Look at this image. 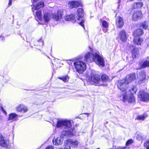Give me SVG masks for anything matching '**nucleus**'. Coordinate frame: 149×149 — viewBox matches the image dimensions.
Listing matches in <instances>:
<instances>
[{
	"instance_id": "46",
	"label": "nucleus",
	"mask_w": 149,
	"mask_h": 149,
	"mask_svg": "<svg viewBox=\"0 0 149 149\" xmlns=\"http://www.w3.org/2000/svg\"><path fill=\"white\" fill-rule=\"evenodd\" d=\"M58 149H63V148H59Z\"/></svg>"
},
{
	"instance_id": "11",
	"label": "nucleus",
	"mask_w": 149,
	"mask_h": 149,
	"mask_svg": "<svg viewBox=\"0 0 149 149\" xmlns=\"http://www.w3.org/2000/svg\"><path fill=\"white\" fill-rule=\"evenodd\" d=\"M63 15V11L59 10L58 11L57 13H54L53 15V18L56 21H59L61 19Z\"/></svg>"
},
{
	"instance_id": "14",
	"label": "nucleus",
	"mask_w": 149,
	"mask_h": 149,
	"mask_svg": "<svg viewBox=\"0 0 149 149\" xmlns=\"http://www.w3.org/2000/svg\"><path fill=\"white\" fill-rule=\"evenodd\" d=\"M0 146L2 147L7 148L8 142L0 134Z\"/></svg>"
},
{
	"instance_id": "17",
	"label": "nucleus",
	"mask_w": 149,
	"mask_h": 149,
	"mask_svg": "<svg viewBox=\"0 0 149 149\" xmlns=\"http://www.w3.org/2000/svg\"><path fill=\"white\" fill-rule=\"evenodd\" d=\"M80 5V3L77 1H72L68 3V6L70 8H77Z\"/></svg>"
},
{
	"instance_id": "26",
	"label": "nucleus",
	"mask_w": 149,
	"mask_h": 149,
	"mask_svg": "<svg viewBox=\"0 0 149 149\" xmlns=\"http://www.w3.org/2000/svg\"><path fill=\"white\" fill-rule=\"evenodd\" d=\"M139 65L142 68L149 67V61H145L143 63H139Z\"/></svg>"
},
{
	"instance_id": "21",
	"label": "nucleus",
	"mask_w": 149,
	"mask_h": 149,
	"mask_svg": "<svg viewBox=\"0 0 149 149\" xmlns=\"http://www.w3.org/2000/svg\"><path fill=\"white\" fill-rule=\"evenodd\" d=\"M138 78L139 79L140 82L143 81L146 78V74L144 71H141L138 74Z\"/></svg>"
},
{
	"instance_id": "24",
	"label": "nucleus",
	"mask_w": 149,
	"mask_h": 149,
	"mask_svg": "<svg viewBox=\"0 0 149 149\" xmlns=\"http://www.w3.org/2000/svg\"><path fill=\"white\" fill-rule=\"evenodd\" d=\"M35 19L38 21V20L41 21L42 20V12L41 10L36 11L35 15Z\"/></svg>"
},
{
	"instance_id": "12",
	"label": "nucleus",
	"mask_w": 149,
	"mask_h": 149,
	"mask_svg": "<svg viewBox=\"0 0 149 149\" xmlns=\"http://www.w3.org/2000/svg\"><path fill=\"white\" fill-rule=\"evenodd\" d=\"M17 111L25 113L28 111V109L26 106L23 104H20L16 107Z\"/></svg>"
},
{
	"instance_id": "20",
	"label": "nucleus",
	"mask_w": 149,
	"mask_h": 149,
	"mask_svg": "<svg viewBox=\"0 0 149 149\" xmlns=\"http://www.w3.org/2000/svg\"><path fill=\"white\" fill-rule=\"evenodd\" d=\"M119 37L121 40L123 42H125L127 39L126 33L124 30L121 31L119 33Z\"/></svg>"
},
{
	"instance_id": "30",
	"label": "nucleus",
	"mask_w": 149,
	"mask_h": 149,
	"mask_svg": "<svg viewBox=\"0 0 149 149\" xmlns=\"http://www.w3.org/2000/svg\"><path fill=\"white\" fill-rule=\"evenodd\" d=\"M140 27L144 29H146L148 27L147 25V22L145 21L143 22H142L140 24Z\"/></svg>"
},
{
	"instance_id": "37",
	"label": "nucleus",
	"mask_w": 149,
	"mask_h": 149,
	"mask_svg": "<svg viewBox=\"0 0 149 149\" xmlns=\"http://www.w3.org/2000/svg\"><path fill=\"white\" fill-rule=\"evenodd\" d=\"M144 146L146 148V149H149V139L147 140L144 143Z\"/></svg>"
},
{
	"instance_id": "3",
	"label": "nucleus",
	"mask_w": 149,
	"mask_h": 149,
	"mask_svg": "<svg viewBox=\"0 0 149 149\" xmlns=\"http://www.w3.org/2000/svg\"><path fill=\"white\" fill-rule=\"evenodd\" d=\"M136 78V74L135 73H132L127 75L125 80L124 79L119 81L118 85V88L121 91H126V84L131 83L135 80Z\"/></svg>"
},
{
	"instance_id": "4",
	"label": "nucleus",
	"mask_w": 149,
	"mask_h": 149,
	"mask_svg": "<svg viewBox=\"0 0 149 149\" xmlns=\"http://www.w3.org/2000/svg\"><path fill=\"white\" fill-rule=\"evenodd\" d=\"M73 62V64L77 72L80 73H82L86 69V64L81 61H78L76 62H73V61L69 60L68 63L69 65H72Z\"/></svg>"
},
{
	"instance_id": "9",
	"label": "nucleus",
	"mask_w": 149,
	"mask_h": 149,
	"mask_svg": "<svg viewBox=\"0 0 149 149\" xmlns=\"http://www.w3.org/2000/svg\"><path fill=\"white\" fill-rule=\"evenodd\" d=\"M138 96L142 101L145 102L149 101V94L143 90L140 91L138 94Z\"/></svg>"
},
{
	"instance_id": "5",
	"label": "nucleus",
	"mask_w": 149,
	"mask_h": 149,
	"mask_svg": "<svg viewBox=\"0 0 149 149\" xmlns=\"http://www.w3.org/2000/svg\"><path fill=\"white\" fill-rule=\"evenodd\" d=\"M90 75L91 77L87 79L88 81L93 83L96 85H102V84L101 83L102 81L100 80V76L96 74L94 71H91Z\"/></svg>"
},
{
	"instance_id": "41",
	"label": "nucleus",
	"mask_w": 149,
	"mask_h": 149,
	"mask_svg": "<svg viewBox=\"0 0 149 149\" xmlns=\"http://www.w3.org/2000/svg\"><path fill=\"white\" fill-rule=\"evenodd\" d=\"M13 1V0H9L8 3V7L11 5Z\"/></svg>"
},
{
	"instance_id": "1",
	"label": "nucleus",
	"mask_w": 149,
	"mask_h": 149,
	"mask_svg": "<svg viewBox=\"0 0 149 149\" xmlns=\"http://www.w3.org/2000/svg\"><path fill=\"white\" fill-rule=\"evenodd\" d=\"M131 95L128 97L127 93L125 91H122L120 95L119 96L120 100L123 102L127 101L129 103H131L134 102L135 101V98L133 94L136 93L137 91V89L136 86H133L129 90Z\"/></svg>"
},
{
	"instance_id": "38",
	"label": "nucleus",
	"mask_w": 149,
	"mask_h": 149,
	"mask_svg": "<svg viewBox=\"0 0 149 149\" xmlns=\"http://www.w3.org/2000/svg\"><path fill=\"white\" fill-rule=\"evenodd\" d=\"M145 118L146 117L145 115H142L139 116L137 118V119L138 120H144Z\"/></svg>"
},
{
	"instance_id": "2",
	"label": "nucleus",
	"mask_w": 149,
	"mask_h": 149,
	"mask_svg": "<svg viewBox=\"0 0 149 149\" xmlns=\"http://www.w3.org/2000/svg\"><path fill=\"white\" fill-rule=\"evenodd\" d=\"M75 134V131L72 129H70L69 131L66 130L63 131L61 132L59 136L53 139L52 141L53 144L57 146L61 145L63 143L64 138L67 136H73Z\"/></svg>"
},
{
	"instance_id": "16",
	"label": "nucleus",
	"mask_w": 149,
	"mask_h": 149,
	"mask_svg": "<svg viewBox=\"0 0 149 149\" xmlns=\"http://www.w3.org/2000/svg\"><path fill=\"white\" fill-rule=\"evenodd\" d=\"M116 23L117 27H122L124 24L123 19L120 17H117L116 18Z\"/></svg>"
},
{
	"instance_id": "42",
	"label": "nucleus",
	"mask_w": 149,
	"mask_h": 149,
	"mask_svg": "<svg viewBox=\"0 0 149 149\" xmlns=\"http://www.w3.org/2000/svg\"><path fill=\"white\" fill-rule=\"evenodd\" d=\"M102 30L105 33H106L108 31L107 28H104Z\"/></svg>"
},
{
	"instance_id": "31",
	"label": "nucleus",
	"mask_w": 149,
	"mask_h": 149,
	"mask_svg": "<svg viewBox=\"0 0 149 149\" xmlns=\"http://www.w3.org/2000/svg\"><path fill=\"white\" fill-rule=\"evenodd\" d=\"M102 81L106 82L109 80V78L108 76L106 74H103L101 76Z\"/></svg>"
},
{
	"instance_id": "8",
	"label": "nucleus",
	"mask_w": 149,
	"mask_h": 149,
	"mask_svg": "<svg viewBox=\"0 0 149 149\" xmlns=\"http://www.w3.org/2000/svg\"><path fill=\"white\" fill-rule=\"evenodd\" d=\"M71 126L72 124L70 121L65 120H58L56 125L57 127H63L66 129H69Z\"/></svg>"
},
{
	"instance_id": "6",
	"label": "nucleus",
	"mask_w": 149,
	"mask_h": 149,
	"mask_svg": "<svg viewBox=\"0 0 149 149\" xmlns=\"http://www.w3.org/2000/svg\"><path fill=\"white\" fill-rule=\"evenodd\" d=\"M89 48L90 51L85 54L84 60L88 62H92L94 61L97 53L94 52L90 47Z\"/></svg>"
},
{
	"instance_id": "7",
	"label": "nucleus",
	"mask_w": 149,
	"mask_h": 149,
	"mask_svg": "<svg viewBox=\"0 0 149 149\" xmlns=\"http://www.w3.org/2000/svg\"><path fill=\"white\" fill-rule=\"evenodd\" d=\"M77 22L81 26L84 28L85 20L84 19L83 17L84 16V12L82 8H79L78 9L77 12Z\"/></svg>"
},
{
	"instance_id": "34",
	"label": "nucleus",
	"mask_w": 149,
	"mask_h": 149,
	"mask_svg": "<svg viewBox=\"0 0 149 149\" xmlns=\"http://www.w3.org/2000/svg\"><path fill=\"white\" fill-rule=\"evenodd\" d=\"M58 78L62 80L64 82L68 81L69 79V78L68 76H63L61 77H58Z\"/></svg>"
},
{
	"instance_id": "18",
	"label": "nucleus",
	"mask_w": 149,
	"mask_h": 149,
	"mask_svg": "<svg viewBox=\"0 0 149 149\" xmlns=\"http://www.w3.org/2000/svg\"><path fill=\"white\" fill-rule=\"evenodd\" d=\"M64 19L66 21H71L73 23H74L76 22L77 20L75 15L73 14L65 16Z\"/></svg>"
},
{
	"instance_id": "44",
	"label": "nucleus",
	"mask_w": 149,
	"mask_h": 149,
	"mask_svg": "<svg viewBox=\"0 0 149 149\" xmlns=\"http://www.w3.org/2000/svg\"><path fill=\"white\" fill-rule=\"evenodd\" d=\"M3 112L5 113L6 114V111L5 110H4L3 109Z\"/></svg>"
},
{
	"instance_id": "43",
	"label": "nucleus",
	"mask_w": 149,
	"mask_h": 149,
	"mask_svg": "<svg viewBox=\"0 0 149 149\" xmlns=\"http://www.w3.org/2000/svg\"><path fill=\"white\" fill-rule=\"evenodd\" d=\"M39 42H41V43L42 44V46H43L44 45V43H43V42L41 40H40V41H39Z\"/></svg>"
},
{
	"instance_id": "29",
	"label": "nucleus",
	"mask_w": 149,
	"mask_h": 149,
	"mask_svg": "<svg viewBox=\"0 0 149 149\" xmlns=\"http://www.w3.org/2000/svg\"><path fill=\"white\" fill-rule=\"evenodd\" d=\"M17 115L15 113H12L9 115L8 120H13L15 118Z\"/></svg>"
},
{
	"instance_id": "36",
	"label": "nucleus",
	"mask_w": 149,
	"mask_h": 149,
	"mask_svg": "<svg viewBox=\"0 0 149 149\" xmlns=\"http://www.w3.org/2000/svg\"><path fill=\"white\" fill-rule=\"evenodd\" d=\"M64 144L65 146L64 149H71L70 146L66 141L64 142Z\"/></svg>"
},
{
	"instance_id": "33",
	"label": "nucleus",
	"mask_w": 149,
	"mask_h": 149,
	"mask_svg": "<svg viewBox=\"0 0 149 149\" xmlns=\"http://www.w3.org/2000/svg\"><path fill=\"white\" fill-rule=\"evenodd\" d=\"M134 142L133 140L132 139H129L126 142L125 145L126 147H127L128 146L132 144Z\"/></svg>"
},
{
	"instance_id": "27",
	"label": "nucleus",
	"mask_w": 149,
	"mask_h": 149,
	"mask_svg": "<svg viewBox=\"0 0 149 149\" xmlns=\"http://www.w3.org/2000/svg\"><path fill=\"white\" fill-rule=\"evenodd\" d=\"M143 4L142 2L134 3L132 6V9L140 8L143 6ZM132 10H133V9H132Z\"/></svg>"
},
{
	"instance_id": "35",
	"label": "nucleus",
	"mask_w": 149,
	"mask_h": 149,
	"mask_svg": "<svg viewBox=\"0 0 149 149\" xmlns=\"http://www.w3.org/2000/svg\"><path fill=\"white\" fill-rule=\"evenodd\" d=\"M114 149H129V148L126 146H117L113 147Z\"/></svg>"
},
{
	"instance_id": "23",
	"label": "nucleus",
	"mask_w": 149,
	"mask_h": 149,
	"mask_svg": "<svg viewBox=\"0 0 149 149\" xmlns=\"http://www.w3.org/2000/svg\"><path fill=\"white\" fill-rule=\"evenodd\" d=\"M143 33V31L140 29H138L135 30L133 32V35L134 37H139V36L141 35Z\"/></svg>"
},
{
	"instance_id": "25",
	"label": "nucleus",
	"mask_w": 149,
	"mask_h": 149,
	"mask_svg": "<svg viewBox=\"0 0 149 149\" xmlns=\"http://www.w3.org/2000/svg\"><path fill=\"white\" fill-rule=\"evenodd\" d=\"M51 19L50 14L48 13H44L43 18V20H44L45 23L48 22Z\"/></svg>"
},
{
	"instance_id": "40",
	"label": "nucleus",
	"mask_w": 149,
	"mask_h": 149,
	"mask_svg": "<svg viewBox=\"0 0 149 149\" xmlns=\"http://www.w3.org/2000/svg\"><path fill=\"white\" fill-rule=\"evenodd\" d=\"M45 149H54V147L52 146L49 145L46 147Z\"/></svg>"
},
{
	"instance_id": "22",
	"label": "nucleus",
	"mask_w": 149,
	"mask_h": 149,
	"mask_svg": "<svg viewBox=\"0 0 149 149\" xmlns=\"http://www.w3.org/2000/svg\"><path fill=\"white\" fill-rule=\"evenodd\" d=\"M143 41V39L140 37H134L133 40L134 44L137 45H141V43Z\"/></svg>"
},
{
	"instance_id": "13",
	"label": "nucleus",
	"mask_w": 149,
	"mask_h": 149,
	"mask_svg": "<svg viewBox=\"0 0 149 149\" xmlns=\"http://www.w3.org/2000/svg\"><path fill=\"white\" fill-rule=\"evenodd\" d=\"M141 13L140 11H136L134 12L133 15L132 19L134 21H137L142 17Z\"/></svg>"
},
{
	"instance_id": "19",
	"label": "nucleus",
	"mask_w": 149,
	"mask_h": 149,
	"mask_svg": "<svg viewBox=\"0 0 149 149\" xmlns=\"http://www.w3.org/2000/svg\"><path fill=\"white\" fill-rule=\"evenodd\" d=\"M70 146L72 147H75L77 146L78 144V142L77 141L75 140H72V139H68L66 141Z\"/></svg>"
},
{
	"instance_id": "45",
	"label": "nucleus",
	"mask_w": 149,
	"mask_h": 149,
	"mask_svg": "<svg viewBox=\"0 0 149 149\" xmlns=\"http://www.w3.org/2000/svg\"><path fill=\"white\" fill-rule=\"evenodd\" d=\"M147 58L148 59H149V58H148V57Z\"/></svg>"
},
{
	"instance_id": "10",
	"label": "nucleus",
	"mask_w": 149,
	"mask_h": 149,
	"mask_svg": "<svg viewBox=\"0 0 149 149\" xmlns=\"http://www.w3.org/2000/svg\"><path fill=\"white\" fill-rule=\"evenodd\" d=\"M94 61L96 63L100 66L102 67L104 66L105 65L104 62L103 58L97 54L96 56L95 57V60Z\"/></svg>"
},
{
	"instance_id": "15",
	"label": "nucleus",
	"mask_w": 149,
	"mask_h": 149,
	"mask_svg": "<svg viewBox=\"0 0 149 149\" xmlns=\"http://www.w3.org/2000/svg\"><path fill=\"white\" fill-rule=\"evenodd\" d=\"M33 7L32 8V11L34 12L35 10L43 8L44 6V3L43 2H40L35 5H33Z\"/></svg>"
},
{
	"instance_id": "39",
	"label": "nucleus",
	"mask_w": 149,
	"mask_h": 149,
	"mask_svg": "<svg viewBox=\"0 0 149 149\" xmlns=\"http://www.w3.org/2000/svg\"><path fill=\"white\" fill-rule=\"evenodd\" d=\"M136 139L139 141H141L143 139V137L140 134H137L136 136Z\"/></svg>"
},
{
	"instance_id": "28",
	"label": "nucleus",
	"mask_w": 149,
	"mask_h": 149,
	"mask_svg": "<svg viewBox=\"0 0 149 149\" xmlns=\"http://www.w3.org/2000/svg\"><path fill=\"white\" fill-rule=\"evenodd\" d=\"M138 53L137 49L134 48L133 50L132 51V57L133 58H135Z\"/></svg>"
},
{
	"instance_id": "32",
	"label": "nucleus",
	"mask_w": 149,
	"mask_h": 149,
	"mask_svg": "<svg viewBox=\"0 0 149 149\" xmlns=\"http://www.w3.org/2000/svg\"><path fill=\"white\" fill-rule=\"evenodd\" d=\"M101 23L102 26L104 28H107L108 26V23L107 21L104 20H102L101 21Z\"/></svg>"
}]
</instances>
